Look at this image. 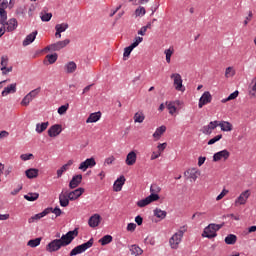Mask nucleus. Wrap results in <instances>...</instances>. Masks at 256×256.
<instances>
[{"label":"nucleus","instance_id":"f257e3e1","mask_svg":"<svg viewBox=\"0 0 256 256\" xmlns=\"http://www.w3.org/2000/svg\"><path fill=\"white\" fill-rule=\"evenodd\" d=\"M79 235V229L75 228L72 231H68L66 234H63L59 239H54L47 244L46 250L49 253H55L59 251L61 247H67L73 243L75 237Z\"/></svg>","mask_w":256,"mask_h":256},{"label":"nucleus","instance_id":"f03ea898","mask_svg":"<svg viewBox=\"0 0 256 256\" xmlns=\"http://www.w3.org/2000/svg\"><path fill=\"white\" fill-rule=\"evenodd\" d=\"M224 224L211 223L206 226L202 232V237L206 239H215L217 237V231L223 228Z\"/></svg>","mask_w":256,"mask_h":256},{"label":"nucleus","instance_id":"7ed1b4c3","mask_svg":"<svg viewBox=\"0 0 256 256\" xmlns=\"http://www.w3.org/2000/svg\"><path fill=\"white\" fill-rule=\"evenodd\" d=\"M187 233V226L180 227L179 231H177L169 240V244L171 249H179V244L183 240V235Z\"/></svg>","mask_w":256,"mask_h":256},{"label":"nucleus","instance_id":"20e7f679","mask_svg":"<svg viewBox=\"0 0 256 256\" xmlns=\"http://www.w3.org/2000/svg\"><path fill=\"white\" fill-rule=\"evenodd\" d=\"M94 243H95V240L91 238L88 242L78 245L74 249H72L70 251L69 256L81 255V253H85L87 249H91V247H93Z\"/></svg>","mask_w":256,"mask_h":256},{"label":"nucleus","instance_id":"39448f33","mask_svg":"<svg viewBox=\"0 0 256 256\" xmlns=\"http://www.w3.org/2000/svg\"><path fill=\"white\" fill-rule=\"evenodd\" d=\"M170 79L173 80V85L176 91H185V87H183V78L179 73H173L170 76Z\"/></svg>","mask_w":256,"mask_h":256},{"label":"nucleus","instance_id":"423d86ee","mask_svg":"<svg viewBox=\"0 0 256 256\" xmlns=\"http://www.w3.org/2000/svg\"><path fill=\"white\" fill-rule=\"evenodd\" d=\"M70 43H71V40L65 39L63 41H58L54 44H51L47 46L45 49L47 51H61V49H65V47H67V45H69Z\"/></svg>","mask_w":256,"mask_h":256},{"label":"nucleus","instance_id":"0eeeda50","mask_svg":"<svg viewBox=\"0 0 256 256\" xmlns=\"http://www.w3.org/2000/svg\"><path fill=\"white\" fill-rule=\"evenodd\" d=\"M249 197H251V190L243 191L239 195V197L236 198V200L234 202L235 207H239L241 205H246Z\"/></svg>","mask_w":256,"mask_h":256},{"label":"nucleus","instance_id":"6e6552de","mask_svg":"<svg viewBox=\"0 0 256 256\" xmlns=\"http://www.w3.org/2000/svg\"><path fill=\"white\" fill-rule=\"evenodd\" d=\"M230 155L231 153H229L227 149L221 150L213 155V161L214 163H217L219 161H227Z\"/></svg>","mask_w":256,"mask_h":256},{"label":"nucleus","instance_id":"1a4fd4ad","mask_svg":"<svg viewBox=\"0 0 256 256\" xmlns=\"http://www.w3.org/2000/svg\"><path fill=\"white\" fill-rule=\"evenodd\" d=\"M97 165V162L95 161V158H87L84 162H81L78 169L80 171H86L89 168L95 167Z\"/></svg>","mask_w":256,"mask_h":256},{"label":"nucleus","instance_id":"9d476101","mask_svg":"<svg viewBox=\"0 0 256 256\" xmlns=\"http://www.w3.org/2000/svg\"><path fill=\"white\" fill-rule=\"evenodd\" d=\"M213 97L209 91L203 93V95L199 99L198 107L199 109H203L204 105L211 103Z\"/></svg>","mask_w":256,"mask_h":256},{"label":"nucleus","instance_id":"9b49d317","mask_svg":"<svg viewBox=\"0 0 256 256\" xmlns=\"http://www.w3.org/2000/svg\"><path fill=\"white\" fill-rule=\"evenodd\" d=\"M153 201H159V196L149 195L145 199L139 200L137 202V205L143 208V207H147V205H150V203H153Z\"/></svg>","mask_w":256,"mask_h":256},{"label":"nucleus","instance_id":"f8f14e48","mask_svg":"<svg viewBox=\"0 0 256 256\" xmlns=\"http://www.w3.org/2000/svg\"><path fill=\"white\" fill-rule=\"evenodd\" d=\"M69 201H71L69 199V191L67 190H63L60 194H59V203L61 207H69Z\"/></svg>","mask_w":256,"mask_h":256},{"label":"nucleus","instance_id":"ddd939ff","mask_svg":"<svg viewBox=\"0 0 256 256\" xmlns=\"http://www.w3.org/2000/svg\"><path fill=\"white\" fill-rule=\"evenodd\" d=\"M217 127H219V121H211L208 125L203 127L202 132L204 135H211Z\"/></svg>","mask_w":256,"mask_h":256},{"label":"nucleus","instance_id":"4468645a","mask_svg":"<svg viewBox=\"0 0 256 256\" xmlns=\"http://www.w3.org/2000/svg\"><path fill=\"white\" fill-rule=\"evenodd\" d=\"M82 181H83V175H81V174L74 175L72 177L71 181L69 182V188L77 189V187H79V185H81Z\"/></svg>","mask_w":256,"mask_h":256},{"label":"nucleus","instance_id":"2eb2a0df","mask_svg":"<svg viewBox=\"0 0 256 256\" xmlns=\"http://www.w3.org/2000/svg\"><path fill=\"white\" fill-rule=\"evenodd\" d=\"M61 131H63L62 126L60 124H55L48 129V135L49 137H57L61 135Z\"/></svg>","mask_w":256,"mask_h":256},{"label":"nucleus","instance_id":"dca6fc26","mask_svg":"<svg viewBox=\"0 0 256 256\" xmlns=\"http://www.w3.org/2000/svg\"><path fill=\"white\" fill-rule=\"evenodd\" d=\"M51 213V208H46L44 211L41 213H38L31 218L28 219V223H35V221H39V219H43V217L49 215Z\"/></svg>","mask_w":256,"mask_h":256},{"label":"nucleus","instance_id":"f3484780","mask_svg":"<svg viewBox=\"0 0 256 256\" xmlns=\"http://www.w3.org/2000/svg\"><path fill=\"white\" fill-rule=\"evenodd\" d=\"M83 193H85V188H78L71 192H68L69 200L75 201L76 199L80 198Z\"/></svg>","mask_w":256,"mask_h":256},{"label":"nucleus","instance_id":"a211bd4d","mask_svg":"<svg viewBox=\"0 0 256 256\" xmlns=\"http://www.w3.org/2000/svg\"><path fill=\"white\" fill-rule=\"evenodd\" d=\"M125 163L129 167L135 165V163H137V153L135 151L129 152L126 156Z\"/></svg>","mask_w":256,"mask_h":256},{"label":"nucleus","instance_id":"6ab92c4d","mask_svg":"<svg viewBox=\"0 0 256 256\" xmlns=\"http://www.w3.org/2000/svg\"><path fill=\"white\" fill-rule=\"evenodd\" d=\"M101 223V215L94 214L92 215L88 220L89 227L95 228L99 227V224Z\"/></svg>","mask_w":256,"mask_h":256},{"label":"nucleus","instance_id":"aec40b11","mask_svg":"<svg viewBox=\"0 0 256 256\" xmlns=\"http://www.w3.org/2000/svg\"><path fill=\"white\" fill-rule=\"evenodd\" d=\"M17 26L18 22L15 18L9 19L7 22H5L6 31H8V33L15 31V29H17Z\"/></svg>","mask_w":256,"mask_h":256},{"label":"nucleus","instance_id":"412c9836","mask_svg":"<svg viewBox=\"0 0 256 256\" xmlns=\"http://www.w3.org/2000/svg\"><path fill=\"white\" fill-rule=\"evenodd\" d=\"M123 185H125V176H120L113 185V189L116 193H119L123 189Z\"/></svg>","mask_w":256,"mask_h":256},{"label":"nucleus","instance_id":"4be33fe9","mask_svg":"<svg viewBox=\"0 0 256 256\" xmlns=\"http://www.w3.org/2000/svg\"><path fill=\"white\" fill-rule=\"evenodd\" d=\"M10 93H17V83H13L5 87L2 91V97H7Z\"/></svg>","mask_w":256,"mask_h":256},{"label":"nucleus","instance_id":"5701e85b","mask_svg":"<svg viewBox=\"0 0 256 256\" xmlns=\"http://www.w3.org/2000/svg\"><path fill=\"white\" fill-rule=\"evenodd\" d=\"M37 38V31L32 32L31 34L27 35L24 41L22 42L23 47H27V45H31L33 41Z\"/></svg>","mask_w":256,"mask_h":256},{"label":"nucleus","instance_id":"b1692460","mask_svg":"<svg viewBox=\"0 0 256 256\" xmlns=\"http://www.w3.org/2000/svg\"><path fill=\"white\" fill-rule=\"evenodd\" d=\"M74 161L73 160H69L66 164H64L60 169L57 170V177L58 179L60 177H62L63 173H65V171H69L71 165H73Z\"/></svg>","mask_w":256,"mask_h":256},{"label":"nucleus","instance_id":"393cba45","mask_svg":"<svg viewBox=\"0 0 256 256\" xmlns=\"http://www.w3.org/2000/svg\"><path fill=\"white\" fill-rule=\"evenodd\" d=\"M218 127H220L221 131H224V132L233 131V124L227 121H220V122L218 121Z\"/></svg>","mask_w":256,"mask_h":256},{"label":"nucleus","instance_id":"a878e982","mask_svg":"<svg viewBox=\"0 0 256 256\" xmlns=\"http://www.w3.org/2000/svg\"><path fill=\"white\" fill-rule=\"evenodd\" d=\"M25 175L28 179H36V177H39V169L30 168L25 171Z\"/></svg>","mask_w":256,"mask_h":256},{"label":"nucleus","instance_id":"bb28decb","mask_svg":"<svg viewBox=\"0 0 256 256\" xmlns=\"http://www.w3.org/2000/svg\"><path fill=\"white\" fill-rule=\"evenodd\" d=\"M101 119V113L100 112H95L91 113L89 117L86 120V123H97Z\"/></svg>","mask_w":256,"mask_h":256},{"label":"nucleus","instance_id":"cd10ccee","mask_svg":"<svg viewBox=\"0 0 256 256\" xmlns=\"http://www.w3.org/2000/svg\"><path fill=\"white\" fill-rule=\"evenodd\" d=\"M64 69L66 73H75V71H77V64L73 61H70L65 64Z\"/></svg>","mask_w":256,"mask_h":256},{"label":"nucleus","instance_id":"c85d7f7f","mask_svg":"<svg viewBox=\"0 0 256 256\" xmlns=\"http://www.w3.org/2000/svg\"><path fill=\"white\" fill-rule=\"evenodd\" d=\"M167 131V127L166 126H160L156 129V131L153 133V137L154 139H156L157 141H159V139H161V135H163V133H165Z\"/></svg>","mask_w":256,"mask_h":256},{"label":"nucleus","instance_id":"c756f323","mask_svg":"<svg viewBox=\"0 0 256 256\" xmlns=\"http://www.w3.org/2000/svg\"><path fill=\"white\" fill-rule=\"evenodd\" d=\"M47 127H49V122H43L36 124V133H43L44 131H47Z\"/></svg>","mask_w":256,"mask_h":256},{"label":"nucleus","instance_id":"7c9ffc66","mask_svg":"<svg viewBox=\"0 0 256 256\" xmlns=\"http://www.w3.org/2000/svg\"><path fill=\"white\" fill-rule=\"evenodd\" d=\"M154 216L157 217L158 219H165L167 217V212L165 210H161V208H156L154 210Z\"/></svg>","mask_w":256,"mask_h":256},{"label":"nucleus","instance_id":"2f4dec72","mask_svg":"<svg viewBox=\"0 0 256 256\" xmlns=\"http://www.w3.org/2000/svg\"><path fill=\"white\" fill-rule=\"evenodd\" d=\"M144 121H145V114L143 112L139 111L134 114L135 123H143Z\"/></svg>","mask_w":256,"mask_h":256},{"label":"nucleus","instance_id":"473e14b6","mask_svg":"<svg viewBox=\"0 0 256 256\" xmlns=\"http://www.w3.org/2000/svg\"><path fill=\"white\" fill-rule=\"evenodd\" d=\"M225 243L226 245H235V243H237V236L234 234H229L225 238Z\"/></svg>","mask_w":256,"mask_h":256},{"label":"nucleus","instance_id":"72a5a7b5","mask_svg":"<svg viewBox=\"0 0 256 256\" xmlns=\"http://www.w3.org/2000/svg\"><path fill=\"white\" fill-rule=\"evenodd\" d=\"M150 195H154L156 197H159V193H161V187L157 184H152L150 187Z\"/></svg>","mask_w":256,"mask_h":256},{"label":"nucleus","instance_id":"f704fd0d","mask_svg":"<svg viewBox=\"0 0 256 256\" xmlns=\"http://www.w3.org/2000/svg\"><path fill=\"white\" fill-rule=\"evenodd\" d=\"M131 254L138 256V255H143V249L137 245H132L130 248Z\"/></svg>","mask_w":256,"mask_h":256},{"label":"nucleus","instance_id":"c9c22d12","mask_svg":"<svg viewBox=\"0 0 256 256\" xmlns=\"http://www.w3.org/2000/svg\"><path fill=\"white\" fill-rule=\"evenodd\" d=\"M166 107L170 115H175V113L177 112V107L175 106V102H166Z\"/></svg>","mask_w":256,"mask_h":256},{"label":"nucleus","instance_id":"e433bc0d","mask_svg":"<svg viewBox=\"0 0 256 256\" xmlns=\"http://www.w3.org/2000/svg\"><path fill=\"white\" fill-rule=\"evenodd\" d=\"M67 29H69L68 23H61V24H57L55 26V31H60V33H65V31H67Z\"/></svg>","mask_w":256,"mask_h":256},{"label":"nucleus","instance_id":"4c0bfd02","mask_svg":"<svg viewBox=\"0 0 256 256\" xmlns=\"http://www.w3.org/2000/svg\"><path fill=\"white\" fill-rule=\"evenodd\" d=\"M26 201H37L39 199V193H28L24 195Z\"/></svg>","mask_w":256,"mask_h":256},{"label":"nucleus","instance_id":"58836bf2","mask_svg":"<svg viewBox=\"0 0 256 256\" xmlns=\"http://www.w3.org/2000/svg\"><path fill=\"white\" fill-rule=\"evenodd\" d=\"M111 241H113V236L105 235L104 237H102L99 240V243H101V245L105 246V245H109V243H111Z\"/></svg>","mask_w":256,"mask_h":256},{"label":"nucleus","instance_id":"ea45409f","mask_svg":"<svg viewBox=\"0 0 256 256\" xmlns=\"http://www.w3.org/2000/svg\"><path fill=\"white\" fill-rule=\"evenodd\" d=\"M28 247H39V245H41V238H35L32 240H29L27 243Z\"/></svg>","mask_w":256,"mask_h":256},{"label":"nucleus","instance_id":"a19ab883","mask_svg":"<svg viewBox=\"0 0 256 256\" xmlns=\"http://www.w3.org/2000/svg\"><path fill=\"white\" fill-rule=\"evenodd\" d=\"M58 55H57V53H54V54H48L47 56H46V59H47V61H48V63L50 64V65H53V63H56L57 62V59H58Z\"/></svg>","mask_w":256,"mask_h":256},{"label":"nucleus","instance_id":"79ce46f5","mask_svg":"<svg viewBox=\"0 0 256 256\" xmlns=\"http://www.w3.org/2000/svg\"><path fill=\"white\" fill-rule=\"evenodd\" d=\"M166 56V62L171 63V57L173 56V53H175V50L173 48L166 49L164 51Z\"/></svg>","mask_w":256,"mask_h":256},{"label":"nucleus","instance_id":"37998d69","mask_svg":"<svg viewBox=\"0 0 256 256\" xmlns=\"http://www.w3.org/2000/svg\"><path fill=\"white\" fill-rule=\"evenodd\" d=\"M239 97V91H234L231 93L226 99L222 100V103H227V101H233V99H237Z\"/></svg>","mask_w":256,"mask_h":256},{"label":"nucleus","instance_id":"c03bdc74","mask_svg":"<svg viewBox=\"0 0 256 256\" xmlns=\"http://www.w3.org/2000/svg\"><path fill=\"white\" fill-rule=\"evenodd\" d=\"M32 98L29 94H27L21 101L20 105H22V107H29V103H31Z\"/></svg>","mask_w":256,"mask_h":256},{"label":"nucleus","instance_id":"a18cd8bd","mask_svg":"<svg viewBox=\"0 0 256 256\" xmlns=\"http://www.w3.org/2000/svg\"><path fill=\"white\" fill-rule=\"evenodd\" d=\"M225 77L229 79V77H235V69L233 67H227L225 70Z\"/></svg>","mask_w":256,"mask_h":256},{"label":"nucleus","instance_id":"49530a36","mask_svg":"<svg viewBox=\"0 0 256 256\" xmlns=\"http://www.w3.org/2000/svg\"><path fill=\"white\" fill-rule=\"evenodd\" d=\"M9 64V58L7 56H2L1 57V62H0V69L5 70L7 65Z\"/></svg>","mask_w":256,"mask_h":256},{"label":"nucleus","instance_id":"de8ad7c7","mask_svg":"<svg viewBox=\"0 0 256 256\" xmlns=\"http://www.w3.org/2000/svg\"><path fill=\"white\" fill-rule=\"evenodd\" d=\"M145 13H146V10H145V7H143V6H140L135 10L136 17H143V15H145Z\"/></svg>","mask_w":256,"mask_h":256},{"label":"nucleus","instance_id":"09e8293b","mask_svg":"<svg viewBox=\"0 0 256 256\" xmlns=\"http://www.w3.org/2000/svg\"><path fill=\"white\" fill-rule=\"evenodd\" d=\"M39 93H41V88L40 87L30 91L28 93V95L33 100V99H36V97L39 95Z\"/></svg>","mask_w":256,"mask_h":256},{"label":"nucleus","instance_id":"8fccbe9b","mask_svg":"<svg viewBox=\"0 0 256 256\" xmlns=\"http://www.w3.org/2000/svg\"><path fill=\"white\" fill-rule=\"evenodd\" d=\"M41 21L48 22L51 21V17H53L52 13H43L41 12Z\"/></svg>","mask_w":256,"mask_h":256},{"label":"nucleus","instance_id":"3c124183","mask_svg":"<svg viewBox=\"0 0 256 256\" xmlns=\"http://www.w3.org/2000/svg\"><path fill=\"white\" fill-rule=\"evenodd\" d=\"M221 139H223V135L219 134V135L215 136L214 138L210 139L208 141V145H215V143H217V141H221Z\"/></svg>","mask_w":256,"mask_h":256},{"label":"nucleus","instance_id":"603ef678","mask_svg":"<svg viewBox=\"0 0 256 256\" xmlns=\"http://www.w3.org/2000/svg\"><path fill=\"white\" fill-rule=\"evenodd\" d=\"M0 23L5 25L7 23V11H0Z\"/></svg>","mask_w":256,"mask_h":256},{"label":"nucleus","instance_id":"864d4df0","mask_svg":"<svg viewBox=\"0 0 256 256\" xmlns=\"http://www.w3.org/2000/svg\"><path fill=\"white\" fill-rule=\"evenodd\" d=\"M143 43V37H135L134 42L131 44L132 47L135 49V47H139V44Z\"/></svg>","mask_w":256,"mask_h":256},{"label":"nucleus","instance_id":"5fc2aeb1","mask_svg":"<svg viewBox=\"0 0 256 256\" xmlns=\"http://www.w3.org/2000/svg\"><path fill=\"white\" fill-rule=\"evenodd\" d=\"M67 109H69V104L60 106L58 108L59 115H65V113H67Z\"/></svg>","mask_w":256,"mask_h":256},{"label":"nucleus","instance_id":"6e6d98bb","mask_svg":"<svg viewBox=\"0 0 256 256\" xmlns=\"http://www.w3.org/2000/svg\"><path fill=\"white\" fill-rule=\"evenodd\" d=\"M50 213H54L56 217H61V215L63 214V211H61L59 207H55L54 209L51 208Z\"/></svg>","mask_w":256,"mask_h":256},{"label":"nucleus","instance_id":"4d7b16f0","mask_svg":"<svg viewBox=\"0 0 256 256\" xmlns=\"http://www.w3.org/2000/svg\"><path fill=\"white\" fill-rule=\"evenodd\" d=\"M133 49H135V48L132 45L126 47L124 49L123 57H129V55H131V52L133 51Z\"/></svg>","mask_w":256,"mask_h":256},{"label":"nucleus","instance_id":"13d9d810","mask_svg":"<svg viewBox=\"0 0 256 256\" xmlns=\"http://www.w3.org/2000/svg\"><path fill=\"white\" fill-rule=\"evenodd\" d=\"M227 193H229V190L223 189L222 192L216 197V201H221V199H223Z\"/></svg>","mask_w":256,"mask_h":256},{"label":"nucleus","instance_id":"bf43d9fd","mask_svg":"<svg viewBox=\"0 0 256 256\" xmlns=\"http://www.w3.org/2000/svg\"><path fill=\"white\" fill-rule=\"evenodd\" d=\"M158 153H163L167 149V143H162L157 146Z\"/></svg>","mask_w":256,"mask_h":256},{"label":"nucleus","instance_id":"052dcab7","mask_svg":"<svg viewBox=\"0 0 256 256\" xmlns=\"http://www.w3.org/2000/svg\"><path fill=\"white\" fill-rule=\"evenodd\" d=\"M9 5V1L3 0L2 3H0V12L5 11Z\"/></svg>","mask_w":256,"mask_h":256},{"label":"nucleus","instance_id":"680f3d73","mask_svg":"<svg viewBox=\"0 0 256 256\" xmlns=\"http://www.w3.org/2000/svg\"><path fill=\"white\" fill-rule=\"evenodd\" d=\"M137 229V224L135 223H129L127 225V231H130L131 233H133V231H135Z\"/></svg>","mask_w":256,"mask_h":256},{"label":"nucleus","instance_id":"e2e57ef3","mask_svg":"<svg viewBox=\"0 0 256 256\" xmlns=\"http://www.w3.org/2000/svg\"><path fill=\"white\" fill-rule=\"evenodd\" d=\"M114 161H115V156H110L105 159L104 163L105 165H113Z\"/></svg>","mask_w":256,"mask_h":256},{"label":"nucleus","instance_id":"0e129e2a","mask_svg":"<svg viewBox=\"0 0 256 256\" xmlns=\"http://www.w3.org/2000/svg\"><path fill=\"white\" fill-rule=\"evenodd\" d=\"M32 157H33V154H22L20 156V159H22V161H29Z\"/></svg>","mask_w":256,"mask_h":256},{"label":"nucleus","instance_id":"69168bd1","mask_svg":"<svg viewBox=\"0 0 256 256\" xmlns=\"http://www.w3.org/2000/svg\"><path fill=\"white\" fill-rule=\"evenodd\" d=\"M161 157V152H153L151 155V161H155V159H159Z\"/></svg>","mask_w":256,"mask_h":256},{"label":"nucleus","instance_id":"338daca9","mask_svg":"<svg viewBox=\"0 0 256 256\" xmlns=\"http://www.w3.org/2000/svg\"><path fill=\"white\" fill-rule=\"evenodd\" d=\"M1 71H2V75H7V74L11 73V71H13V66L5 67V69L1 70Z\"/></svg>","mask_w":256,"mask_h":256},{"label":"nucleus","instance_id":"774afa93","mask_svg":"<svg viewBox=\"0 0 256 256\" xmlns=\"http://www.w3.org/2000/svg\"><path fill=\"white\" fill-rule=\"evenodd\" d=\"M135 223H137V225L139 226L143 225V217H141L140 215L136 216Z\"/></svg>","mask_w":256,"mask_h":256}]
</instances>
